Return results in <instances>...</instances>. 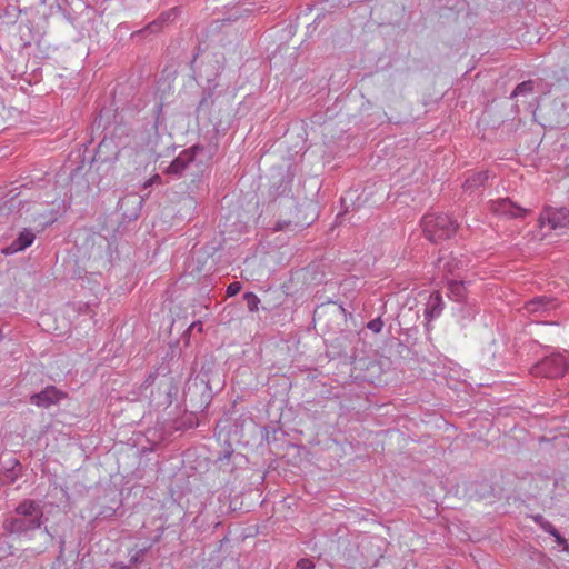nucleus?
I'll return each instance as SVG.
<instances>
[{
	"label": "nucleus",
	"instance_id": "b1692460",
	"mask_svg": "<svg viewBox=\"0 0 569 569\" xmlns=\"http://www.w3.org/2000/svg\"><path fill=\"white\" fill-rule=\"evenodd\" d=\"M161 181V177L159 174H154L152 178H150L149 180H147L143 184L144 188H148L150 186H152L153 183H158Z\"/></svg>",
	"mask_w": 569,
	"mask_h": 569
},
{
	"label": "nucleus",
	"instance_id": "39448f33",
	"mask_svg": "<svg viewBox=\"0 0 569 569\" xmlns=\"http://www.w3.org/2000/svg\"><path fill=\"white\" fill-rule=\"evenodd\" d=\"M489 208L495 214L506 218H522L529 212L528 209L516 204L509 198L491 200Z\"/></svg>",
	"mask_w": 569,
	"mask_h": 569
},
{
	"label": "nucleus",
	"instance_id": "2eb2a0df",
	"mask_svg": "<svg viewBox=\"0 0 569 569\" xmlns=\"http://www.w3.org/2000/svg\"><path fill=\"white\" fill-rule=\"evenodd\" d=\"M9 467L4 470V479L9 483H13L17 478L20 476L21 466L20 462L16 458H10L8 460Z\"/></svg>",
	"mask_w": 569,
	"mask_h": 569
},
{
	"label": "nucleus",
	"instance_id": "f3484780",
	"mask_svg": "<svg viewBox=\"0 0 569 569\" xmlns=\"http://www.w3.org/2000/svg\"><path fill=\"white\" fill-rule=\"evenodd\" d=\"M541 528L546 532H548L551 536H553L559 545H566L565 538L561 537V535L558 532L556 527L550 521H548V520L543 521V523H541Z\"/></svg>",
	"mask_w": 569,
	"mask_h": 569
},
{
	"label": "nucleus",
	"instance_id": "4468645a",
	"mask_svg": "<svg viewBox=\"0 0 569 569\" xmlns=\"http://www.w3.org/2000/svg\"><path fill=\"white\" fill-rule=\"evenodd\" d=\"M488 172L486 171L473 173L465 180L462 188L466 191H473L475 189H478L481 186H483L485 182L488 180Z\"/></svg>",
	"mask_w": 569,
	"mask_h": 569
},
{
	"label": "nucleus",
	"instance_id": "f257e3e1",
	"mask_svg": "<svg viewBox=\"0 0 569 569\" xmlns=\"http://www.w3.org/2000/svg\"><path fill=\"white\" fill-rule=\"evenodd\" d=\"M43 525V507L39 501L24 499L14 508L13 515L7 517L2 528L10 535H27Z\"/></svg>",
	"mask_w": 569,
	"mask_h": 569
},
{
	"label": "nucleus",
	"instance_id": "a878e982",
	"mask_svg": "<svg viewBox=\"0 0 569 569\" xmlns=\"http://www.w3.org/2000/svg\"><path fill=\"white\" fill-rule=\"evenodd\" d=\"M232 452H233L232 450H226L223 453H221L218 457V460L219 461L228 460L231 457Z\"/></svg>",
	"mask_w": 569,
	"mask_h": 569
},
{
	"label": "nucleus",
	"instance_id": "9b49d317",
	"mask_svg": "<svg viewBox=\"0 0 569 569\" xmlns=\"http://www.w3.org/2000/svg\"><path fill=\"white\" fill-rule=\"evenodd\" d=\"M557 308L556 300L551 297L539 296L530 301H528L525 306V309L529 313H546L550 310Z\"/></svg>",
	"mask_w": 569,
	"mask_h": 569
},
{
	"label": "nucleus",
	"instance_id": "a211bd4d",
	"mask_svg": "<svg viewBox=\"0 0 569 569\" xmlns=\"http://www.w3.org/2000/svg\"><path fill=\"white\" fill-rule=\"evenodd\" d=\"M163 532H164V527H159L157 529V535L154 536V538L151 540V543H149L148 546H144L142 547L139 551H138V555L134 557V561L138 560L139 557H142L150 548L153 543L158 542L162 536H163Z\"/></svg>",
	"mask_w": 569,
	"mask_h": 569
},
{
	"label": "nucleus",
	"instance_id": "393cba45",
	"mask_svg": "<svg viewBox=\"0 0 569 569\" xmlns=\"http://www.w3.org/2000/svg\"><path fill=\"white\" fill-rule=\"evenodd\" d=\"M189 330H198L202 331V322L201 321H194L190 325Z\"/></svg>",
	"mask_w": 569,
	"mask_h": 569
},
{
	"label": "nucleus",
	"instance_id": "7ed1b4c3",
	"mask_svg": "<svg viewBox=\"0 0 569 569\" xmlns=\"http://www.w3.org/2000/svg\"><path fill=\"white\" fill-rule=\"evenodd\" d=\"M569 367V361L563 353L553 352L546 356L531 368V375L549 379L560 378Z\"/></svg>",
	"mask_w": 569,
	"mask_h": 569
},
{
	"label": "nucleus",
	"instance_id": "412c9836",
	"mask_svg": "<svg viewBox=\"0 0 569 569\" xmlns=\"http://www.w3.org/2000/svg\"><path fill=\"white\" fill-rule=\"evenodd\" d=\"M212 102V93L209 91L207 93L203 94V97L201 98V100L199 101V104L197 107V111H201L206 108H208Z\"/></svg>",
	"mask_w": 569,
	"mask_h": 569
},
{
	"label": "nucleus",
	"instance_id": "9d476101",
	"mask_svg": "<svg viewBox=\"0 0 569 569\" xmlns=\"http://www.w3.org/2000/svg\"><path fill=\"white\" fill-rule=\"evenodd\" d=\"M36 239L34 233L30 229H23L19 236L2 252L7 256L26 250Z\"/></svg>",
	"mask_w": 569,
	"mask_h": 569
},
{
	"label": "nucleus",
	"instance_id": "dca6fc26",
	"mask_svg": "<svg viewBox=\"0 0 569 569\" xmlns=\"http://www.w3.org/2000/svg\"><path fill=\"white\" fill-rule=\"evenodd\" d=\"M532 90H533V82L531 80L523 81L515 88V90L511 93V98L530 93V92H532Z\"/></svg>",
	"mask_w": 569,
	"mask_h": 569
},
{
	"label": "nucleus",
	"instance_id": "7c9ffc66",
	"mask_svg": "<svg viewBox=\"0 0 569 569\" xmlns=\"http://www.w3.org/2000/svg\"><path fill=\"white\" fill-rule=\"evenodd\" d=\"M151 380H153L152 376L150 375L149 378L146 380L147 383H149Z\"/></svg>",
	"mask_w": 569,
	"mask_h": 569
},
{
	"label": "nucleus",
	"instance_id": "20e7f679",
	"mask_svg": "<svg viewBox=\"0 0 569 569\" xmlns=\"http://www.w3.org/2000/svg\"><path fill=\"white\" fill-rule=\"evenodd\" d=\"M203 148L193 146L179 153V156L167 167L166 173L173 177H181L186 171L190 170L193 166L198 167L197 154L202 152Z\"/></svg>",
	"mask_w": 569,
	"mask_h": 569
},
{
	"label": "nucleus",
	"instance_id": "1a4fd4ad",
	"mask_svg": "<svg viewBox=\"0 0 569 569\" xmlns=\"http://www.w3.org/2000/svg\"><path fill=\"white\" fill-rule=\"evenodd\" d=\"M445 309V301L439 291H433L429 295L428 300L425 305L423 316L429 325L432 320L440 317Z\"/></svg>",
	"mask_w": 569,
	"mask_h": 569
},
{
	"label": "nucleus",
	"instance_id": "5701e85b",
	"mask_svg": "<svg viewBox=\"0 0 569 569\" xmlns=\"http://www.w3.org/2000/svg\"><path fill=\"white\" fill-rule=\"evenodd\" d=\"M297 567L300 569H313L315 563L308 558H302L297 562Z\"/></svg>",
	"mask_w": 569,
	"mask_h": 569
},
{
	"label": "nucleus",
	"instance_id": "4be33fe9",
	"mask_svg": "<svg viewBox=\"0 0 569 569\" xmlns=\"http://www.w3.org/2000/svg\"><path fill=\"white\" fill-rule=\"evenodd\" d=\"M241 290V283L238 282V281H234V282H231L228 287H227V296L228 297H233L236 296L237 293H239Z\"/></svg>",
	"mask_w": 569,
	"mask_h": 569
},
{
	"label": "nucleus",
	"instance_id": "c85d7f7f",
	"mask_svg": "<svg viewBox=\"0 0 569 569\" xmlns=\"http://www.w3.org/2000/svg\"><path fill=\"white\" fill-rule=\"evenodd\" d=\"M158 23H159V21H153L152 23H150V24L148 26V29H149L151 32L156 31V30H157V26H158Z\"/></svg>",
	"mask_w": 569,
	"mask_h": 569
},
{
	"label": "nucleus",
	"instance_id": "f03ea898",
	"mask_svg": "<svg viewBox=\"0 0 569 569\" xmlns=\"http://www.w3.org/2000/svg\"><path fill=\"white\" fill-rule=\"evenodd\" d=\"M421 226L425 236L432 242L449 239L456 234L458 223L450 216L429 213L423 216Z\"/></svg>",
	"mask_w": 569,
	"mask_h": 569
},
{
	"label": "nucleus",
	"instance_id": "f8f14e48",
	"mask_svg": "<svg viewBox=\"0 0 569 569\" xmlns=\"http://www.w3.org/2000/svg\"><path fill=\"white\" fill-rule=\"evenodd\" d=\"M96 154L102 161H116L119 150L112 139L103 138L97 148Z\"/></svg>",
	"mask_w": 569,
	"mask_h": 569
},
{
	"label": "nucleus",
	"instance_id": "cd10ccee",
	"mask_svg": "<svg viewBox=\"0 0 569 569\" xmlns=\"http://www.w3.org/2000/svg\"><path fill=\"white\" fill-rule=\"evenodd\" d=\"M284 224H288V223H287V222H278V223L274 226V230H276V231H281V230H283Z\"/></svg>",
	"mask_w": 569,
	"mask_h": 569
},
{
	"label": "nucleus",
	"instance_id": "2f4dec72",
	"mask_svg": "<svg viewBox=\"0 0 569 569\" xmlns=\"http://www.w3.org/2000/svg\"><path fill=\"white\" fill-rule=\"evenodd\" d=\"M44 532L50 536V532L47 527H44Z\"/></svg>",
	"mask_w": 569,
	"mask_h": 569
},
{
	"label": "nucleus",
	"instance_id": "ddd939ff",
	"mask_svg": "<svg viewBox=\"0 0 569 569\" xmlns=\"http://www.w3.org/2000/svg\"><path fill=\"white\" fill-rule=\"evenodd\" d=\"M448 297L457 302H462L467 298V288L462 281L448 280Z\"/></svg>",
	"mask_w": 569,
	"mask_h": 569
},
{
	"label": "nucleus",
	"instance_id": "bb28decb",
	"mask_svg": "<svg viewBox=\"0 0 569 569\" xmlns=\"http://www.w3.org/2000/svg\"><path fill=\"white\" fill-rule=\"evenodd\" d=\"M533 520L541 526V523H543V521H546V519L543 518V516L541 515H537L533 517Z\"/></svg>",
	"mask_w": 569,
	"mask_h": 569
},
{
	"label": "nucleus",
	"instance_id": "c756f323",
	"mask_svg": "<svg viewBox=\"0 0 569 569\" xmlns=\"http://www.w3.org/2000/svg\"><path fill=\"white\" fill-rule=\"evenodd\" d=\"M170 17H171V13H170V12L162 13V14L160 16V21H161V22H162V21H167V20H169V18H170Z\"/></svg>",
	"mask_w": 569,
	"mask_h": 569
},
{
	"label": "nucleus",
	"instance_id": "6e6552de",
	"mask_svg": "<svg viewBox=\"0 0 569 569\" xmlns=\"http://www.w3.org/2000/svg\"><path fill=\"white\" fill-rule=\"evenodd\" d=\"M66 393L58 390L54 386H49L42 391L34 393L30 397V402L37 407L49 408L52 405L58 403Z\"/></svg>",
	"mask_w": 569,
	"mask_h": 569
},
{
	"label": "nucleus",
	"instance_id": "aec40b11",
	"mask_svg": "<svg viewBox=\"0 0 569 569\" xmlns=\"http://www.w3.org/2000/svg\"><path fill=\"white\" fill-rule=\"evenodd\" d=\"M382 327H383V321L381 320L380 317L376 318V319H372L370 320L368 323H367V328L369 330H371L372 332L375 333H379L381 332L382 330Z\"/></svg>",
	"mask_w": 569,
	"mask_h": 569
},
{
	"label": "nucleus",
	"instance_id": "6ab92c4d",
	"mask_svg": "<svg viewBox=\"0 0 569 569\" xmlns=\"http://www.w3.org/2000/svg\"><path fill=\"white\" fill-rule=\"evenodd\" d=\"M243 298L247 301V306H248L249 311L254 312V311L258 310V307H259V303H260V299L258 298V296L256 293H253V292H246L243 295Z\"/></svg>",
	"mask_w": 569,
	"mask_h": 569
},
{
	"label": "nucleus",
	"instance_id": "423d86ee",
	"mask_svg": "<svg viewBox=\"0 0 569 569\" xmlns=\"http://www.w3.org/2000/svg\"><path fill=\"white\" fill-rule=\"evenodd\" d=\"M541 224L547 222L551 229L569 227V210L566 208H546L540 214Z\"/></svg>",
	"mask_w": 569,
	"mask_h": 569
},
{
	"label": "nucleus",
	"instance_id": "0eeeda50",
	"mask_svg": "<svg viewBox=\"0 0 569 569\" xmlns=\"http://www.w3.org/2000/svg\"><path fill=\"white\" fill-rule=\"evenodd\" d=\"M465 268L463 261L453 257L451 253L440 257L436 262V269L439 276L448 281L450 276L459 274Z\"/></svg>",
	"mask_w": 569,
	"mask_h": 569
}]
</instances>
